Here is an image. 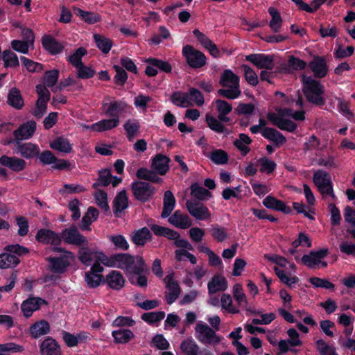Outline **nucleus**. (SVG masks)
Returning a JSON list of instances; mask_svg holds the SVG:
<instances>
[{"instance_id":"nucleus-7","label":"nucleus","mask_w":355,"mask_h":355,"mask_svg":"<svg viewBox=\"0 0 355 355\" xmlns=\"http://www.w3.org/2000/svg\"><path fill=\"white\" fill-rule=\"evenodd\" d=\"M200 185L198 183H194L191 186L189 196H187V207L189 213L196 217L200 218Z\"/></svg>"},{"instance_id":"nucleus-60","label":"nucleus","mask_w":355,"mask_h":355,"mask_svg":"<svg viewBox=\"0 0 355 355\" xmlns=\"http://www.w3.org/2000/svg\"><path fill=\"white\" fill-rule=\"evenodd\" d=\"M109 239L114 245L116 248L122 250L128 249V243L123 236L121 234L111 235L109 236Z\"/></svg>"},{"instance_id":"nucleus-19","label":"nucleus","mask_w":355,"mask_h":355,"mask_svg":"<svg viewBox=\"0 0 355 355\" xmlns=\"http://www.w3.org/2000/svg\"><path fill=\"white\" fill-rule=\"evenodd\" d=\"M0 164L17 173L22 171L26 166V162L23 159L7 155L0 157Z\"/></svg>"},{"instance_id":"nucleus-43","label":"nucleus","mask_w":355,"mask_h":355,"mask_svg":"<svg viewBox=\"0 0 355 355\" xmlns=\"http://www.w3.org/2000/svg\"><path fill=\"white\" fill-rule=\"evenodd\" d=\"M268 12L272 17L269 26L275 33H277L282 28L283 22L282 18L279 11L273 7L269 8Z\"/></svg>"},{"instance_id":"nucleus-53","label":"nucleus","mask_w":355,"mask_h":355,"mask_svg":"<svg viewBox=\"0 0 355 355\" xmlns=\"http://www.w3.org/2000/svg\"><path fill=\"white\" fill-rule=\"evenodd\" d=\"M206 122L210 129L217 132H225L228 134L229 132L225 128V125L218 119L214 116H207Z\"/></svg>"},{"instance_id":"nucleus-9","label":"nucleus","mask_w":355,"mask_h":355,"mask_svg":"<svg viewBox=\"0 0 355 355\" xmlns=\"http://www.w3.org/2000/svg\"><path fill=\"white\" fill-rule=\"evenodd\" d=\"M173 275V272H171L167 275L164 279L166 287V300L168 304L174 302L180 293V286L178 282L175 281Z\"/></svg>"},{"instance_id":"nucleus-50","label":"nucleus","mask_w":355,"mask_h":355,"mask_svg":"<svg viewBox=\"0 0 355 355\" xmlns=\"http://www.w3.org/2000/svg\"><path fill=\"white\" fill-rule=\"evenodd\" d=\"M151 230L155 234L166 236L169 239L174 240V241L180 235L177 232L174 230L157 225H152Z\"/></svg>"},{"instance_id":"nucleus-25","label":"nucleus","mask_w":355,"mask_h":355,"mask_svg":"<svg viewBox=\"0 0 355 355\" xmlns=\"http://www.w3.org/2000/svg\"><path fill=\"white\" fill-rule=\"evenodd\" d=\"M169 158L158 154L152 159L151 167L159 175H164L169 169Z\"/></svg>"},{"instance_id":"nucleus-28","label":"nucleus","mask_w":355,"mask_h":355,"mask_svg":"<svg viewBox=\"0 0 355 355\" xmlns=\"http://www.w3.org/2000/svg\"><path fill=\"white\" fill-rule=\"evenodd\" d=\"M220 341V338L216 335V331L207 324H201V342L216 345Z\"/></svg>"},{"instance_id":"nucleus-14","label":"nucleus","mask_w":355,"mask_h":355,"mask_svg":"<svg viewBox=\"0 0 355 355\" xmlns=\"http://www.w3.org/2000/svg\"><path fill=\"white\" fill-rule=\"evenodd\" d=\"M41 355H62L58 343L51 337L46 338L40 345Z\"/></svg>"},{"instance_id":"nucleus-56","label":"nucleus","mask_w":355,"mask_h":355,"mask_svg":"<svg viewBox=\"0 0 355 355\" xmlns=\"http://www.w3.org/2000/svg\"><path fill=\"white\" fill-rule=\"evenodd\" d=\"M150 101L151 98L149 96L139 94L134 98V105L141 112H145Z\"/></svg>"},{"instance_id":"nucleus-23","label":"nucleus","mask_w":355,"mask_h":355,"mask_svg":"<svg viewBox=\"0 0 355 355\" xmlns=\"http://www.w3.org/2000/svg\"><path fill=\"white\" fill-rule=\"evenodd\" d=\"M328 254L327 249H322L317 252H311L309 254L304 255L302 258V263L309 268H313L321 262V259Z\"/></svg>"},{"instance_id":"nucleus-52","label":"nucleus","mask_w":355,"mask_h":355,"mask_svg":"<svg viewBox=\"0 0 355 355\" xmlns=\"http://www.w3.org/2000/svg\"><path fill=\"white\" fill-rule=\"evenodd\" d=\"M23 346L15 343L0 344V355H10V353H21L24 352Z\"/></svg>"},{"instance_id":"nucleus-37","label":"nucleus","mask_w":355,"mask_h":355,"mask_svg":"<svg viewBox=\"0 0 355 355\" xmlns=\"http://www.w3.org/2000/svg\"><path fill=\"white\" fill-rule=\"evenodd\" d=\"M175 205V199L170 191H166L164 198V208L162 212V217H168L173 210Z\"/></svg>"},{"instance_id":"nucleus-46","label":"nucleus","mask_w":355,"mask_h":355,"mask_svg":"<svg viewBox=\"0 0 355 355\" xmlns=\"http://www.w3.org/2000/svg\"><path fill=\"white\" fill-rule=\"evenodd\" d=\"M112 334L114 340L118 343H127L134 337L132 331L126 329L113 331Z\"/></svg>"},{"instance_id":"nucleus-51","label":"nucleus","mask_w":355,"mask_h":355,"mask_svg":"<svg viewBox=\"0 0 355 355\" xmlns=\"http://www.w3.org/2000/svg\"><path fill=\"white\" fill-rule=\"evenodd\" d=\"M128 202L126 192L121 191L114 200V212L115 214L121 213L128 207Z\"/></svg>"},{"instance_id":"nucleus-48","label":"nucleus","mask_w":355,"mask_h":355,"mask_svg":"<svg viewBox=\"0 0 355 355\" xmlns=\"http://www.w3.org/2000/svg\"><path fill=\"white\" fill-rule=\"evenodd\" d=\"M251 142L252 139L247 135L240 134L239 139H236L234 144L243 155H245L250 151V148L246 145L251 144Z\"/></svg>"},{"instance_id":"nucleus-64","label":"nucleus","mask_w":355,"mask_h":355,"mask_svg":"<svg viewBox=\"0 0 355 355\" xmlns=\"http://www.w3.org/2000/svg\"><path fill=\"white\" fill-rule=\"evenodd\" d=\"M316 344L318 349L322 355H337L334 348L329 346L324 340H318Z\"/></svg>"},{"instance_id":"nucleus-26","label":"nucleus","mask_w":355,"mask_h":355,"mask_svg":"<svg viewBox=\"0 0 355 355\" xmlns=\"http://www.w3.org/2000/svg\"><path fill=\"white\" fill-rule=\"evenodd\" d=\"M120 120L119 116L111 119H102L91 125V130L97 132H104L117 127Z\"/></svg>"},{"instance_id":"nucleus-57","label":"nucleus","mask_w":355,"mask_h":355,"mask_svg":"<svg viewBox=\"0 0 355 355\" xmlns=\"http://www.w3.org/2000/svg\"><path fill=\"white\" fill-rule=\"evenodd\" d=\"M11 46L15 51L24 54L28 53L29 48L33 49V44H31L30 42H26L25 40H12L11 42Z\"/></svg>"},{"instance_id":"nucleus-13","label":"nucleus","mask_w":355,"mask_h":355,"mask_svg":"<svg viewBox=\"0 0 355 355\" xmlns=\"http://www.w3.org/2000/svg\"><path fill=\"white\" fill-rule=\"evenodd\" d=\"M38 158L44 165L53 164V168L55 169H63L68 166V162L63 159H58L50 150H45L39 153Z\"/></svg>"},{"instance_id":"nucleus-5","label":"nucleus","mask_w":355,"mask_h":355,"mask_svg":"<svg viewBox=\"0 0 355 355\" xmlns=\"http://www.w3.org/2000/svg\"><path fill=\"white\" fill-rule=\"evenodd\" d=\"M313 181L324 198L327 196H330L334 199L336 198L332 182L327 172L322 170L316 171L313 174Z\"/></svg>"},{"instance_id":"nucleus-29","label":"nucleus","mask_w":355,"mask_h":355,"mask_svg":"<svg viewBox=\"0 0 355 355\" xmlns=\"http://www.w3.org/2000/svg\"><path fill=\"white\" fill-rule=\"evenodd\" d=\"M106 282L112 289L119 290L124 286L125 279L123 275L117 270H112L106 276Z\"/></svg>"},{"instance_id":"nucleus-21","label":"nucleus","mask_w":355,"mask_h":355,"mask_svg":"<svg viewBox=\"0 0 355 355\" xmlns=\"http://www.w3.org/2000/svg\"><path fill=\"white\" fill-rule=\"evenodd\" d=\"M50 324L45 320L34 322L29 327V334L33 338H39L50 332Z\"/></svg>"},{"instance_id":"nucleus-55","label":"nucleus","mask_w":355,"mask_h":355,"mask_svg":"<svg viewBox=\"0 0 355 355\" xmlns=\"http://www.w3.org/2000/svg\"><path fill=\"white\" fill-rule=\"evenodd\" d=\"M244 71V77L247 83L252 86H256L259 83L258 76L255 71L246 64L241 65Z\"/></svg>"},{"instance_id":"nucleus-10","label":"nucleus","mask_w":355,"mask_h":355,"mask_svg":"<svg viewBox=\"0 0 355 355\" xmlns=\"http://www.w3.org/2000/svg\"><path fill=\"white\" fill-rule=\"evenodd\" d=\"M90 266L91 270L85 274V281L89 286L94 288L98 286L102 280L100 273L103 271L104 268L100 261H93Z\"/></svg>"},{"instance_id":"nucleus-59","label":"nucleus","mask_w":355,"mask_h":355,"mask_svg":"<svg viewBox=\"0 0 355 355\" xmlns=\"http://www.w3.org/2000/svg\"><path fill=\"white\" fill-rule=\"evenodd\" d=\"M164 316L165 313L164 311H157L144 313L141 318L148 323L155 324L164 319Z\"/></svg>"},{"instance_id":"nucleus-49","label":"nucleus","mask_w":355,"mask_h":355,"mask_svg":"<svg viewBox=\"0 0 355 355\" xmlns=\"http://www.w3.org/2000/svg\"><path fill=\"white\" fill-rule=\"evenodd\" d=\"M137 176L139 179L151 181L153 182H160L162 179L157 175L154 170L141 168L137 171Z\"/></svg>"},{"instance_id":"nucleus-42","label":"nucleus","mask_w":355,"mask_h":355,"mask_svg":"<svg viewBox=\"0 0 355 355\" xmlns=\"http://www.w3.org/2000/svg\"><path fill=\"white\" fill-rule=\"evenodd\" d=\"M94 40L95 41V43L97 46V47L103 53H107L113 44L110 39L108 37H106L104 35H100V34H94Z\"/></svg>"},{"instance_id":"nucleus-61","label":"nucleus","mask_w":355,"mask_h":355,"mask_svg":"<svg viewBox=\"0 0 355 355\" xmlns=\"http://www.w3.org/2000/svg\"><path fill=\"white\" fill-rule=\"evenodd\" d=\"M87 53V51L84 48L78 49L71 56L69 57V62L74 66L76 68L83 64L82 58Z\"/></svg>"},{"instance_id":"nucleus-40","label":"nucleus","mask_w":355,"mask_h":355,"mask_svg":"<svg viewBox=\"0 0 355 355\" xmlns=\"http://www.w3.org/2000/svg\"><path fill=\"white\" fill-rule=\"evenodd\" d=\"M74 13L79 16L85 22L93 24L100 21L101 16L95 12L84 11L78 8L73 9Z\"/></svg>"},{"instance_id":"nucleus-62","label":"nucleus","mask_w":355,"mask_h":355,"mask_svg":"<svg viewBox=\"0 0 355 355\" xmlns=\"http://www.w3.org/2000/svg\"><path fill=\"white\" fill-rule=\"evenodd\" d=\"M221 306L230 313H239V309L233 306L232 300L229 294H223L220 299Z\"/></svg>"},{"instance_id":"nucleus-11","label":"nucleus","mask_w":355,"mask_h":355,"mask_svg":"<svg viewBox=\"0 0 355 355\" xmlns=\"http://www.w3.org/2000/svg\"><path fill=\"white\" fill-rule=\"evenodd\" d=\"M135 198L141 201L148 200L154 193V188L148 183L135 182L132 184Z\"/></svg>"},{"instance_id":"nucleus-6","label":"nucleus","mask_w":355,"mask_h":355,"mask_svg":"<svg viewBox=\"0 0 355 355\" xmlns=\"http://www.w3.org/2000/svg\"><path fill=\"white\" fill-rule=\"evenodd\" d=\"M200 92L195 89H191L189 93L182 92H174L171 97L173 103L177 106L187 107L194 104L200 105Z\"/></svg>"},{"instance_id":"nucleus-4","label":"nucleus","mask_w":355,"mask_h":355,"mask_svg":"<svg viewBox=\"0 0 355 355\" xmlns=\"http://www.w3.org/2000/svg\"><path fill=\"white\" fill-rule=\"evenodd\" d=\"M52 250L54 252H61V257L58 258L49 257L48 261L50 263L51 270L55 273H62L65 271L67 266L72 262L75 256L69 251H65L58 247H53Z\"/></svg>"},{"instance_id":"nucleus-18","label":"nucleus","mask_w":355,"mask_h":355,"mask_svg":"<svg viewBox=\"0 0 355 355\" xmlns=\"http://www.w3.org/2000/svg\"><path fill=\"white\" fill-rule=\"evenodd\" d=\"M182 55L187 64L191 68L200 67V51L191 45L187 44L182 48Z\"/></svg>"},{"instance_id":"nucleus-20","label":"nucleus","mask_w":355,"mask_h":355,"mask_svg":"<svg viewBox=\"0 0 355 355\" xmlns=\"http://www.w3.org/2000/svg\"><path fill=\"white\" fill-rule=\"evenodd\" d=\"M43 303H44V300L39 297H29L24 300L21 305L24 315L26 318L31 317L33 313L38 310Z\"/></svg>"},{"instance_id":"nucleus-15","label":"nucleus","mask_w":355,"mask_h":355,"mask_svg":"<svg viewBox=\"0 0 355 355\" xmlns=\"http://www.w3.org/2000/svg\"><path fill=\"white\" fill-rule=\"evenodd\" d=\"M309 67L315 78H324L328 72V67L324 57L315 56L309 63Z\"/></svg>"},{"instance_id":"nucleus-3","label":"nucleus","mask_w":355,"mask_h":355,"mask_svg":"<svg viewBox=\"0 0 355 355\" xmlns=\"http://www.w3.org/2000/svg\"><path fill=\"white\" fill-rule=\"evenodd\" d=\"M302 92L306 100L315 105H323L325 103V99L322 97L324 93V86L319 81L306 75L302 76Z\"/></svg>"},{"instance_id":"nucleus-24","label":"nucleus","mask_w":355,"mask_h":355,"mask_svg":"<svg viewBox=\"0 0 355 355\" xmlns=\"http://www.w3.org/2000/svg\"><path fill=\"white\" fill-rule=\"evenodd\" d=\"M36 130V123L33 121H28L21 125L14 132L17 139H28L31 137Z\"/></svg>"},{"instance_id":"nucleus-38","label":"nucleus","mask_w":355,"mask_h":355,"mask_svg":"<svg viewBox=\"0 0 355 355\" xmlns=\"http://www.w3.org/2000/svg\"><path fill=\"white\" fill-rule=\"evenodd\" d=\"M123 127L128 140L132 141L139 133L140 128L139 121L136 119H129L124 123Z\"/></svg>"},{"instance_id":"nucleus-54","label":"nucleus","mask_w":355,"mask_h":355,"mask_svg":"<svg viewBox=\"0 0 355 355\" xmlns=\"http://www.w3.org/2000/svg\"><path fill=\"white\" fill-rule=\"evenodd\" d=\"M2 59L6 67H15L19 64L17 55L10 50L3 52Z\"/></svg>"},{"instance_id":"nucleus-63","label":"nucleus","mask_w":355,"mask_h":355,"mask_svg":"<svg viewBox=\"0 0 355 355\" xmlns=\"http://www.w3.org/2000/svg\"><path fill=\"white\" fill-rule=\"evenodd\" d=\"M59 77V71L56 69L46 71L44 76V83L46 87H51L55 85Z\"/></svg>"},{"instance_id":"nucleus-12","label":"nucleus","mask_w":355,"mask_h":355,"mask_svg":"<svg viewBox=\"0 0 355 355\" xmlns=\"http://www.w3.org/2000/svg\"><path fill=\"white\" fill-rule=\"evenodd\" d=\"M246 60L259 69H272L274 67V56L263 54H250L245 56Z\"/></svg>"},{"instance_id":"nucleus-58","label":"nucleus","mask_w":355,"mask_h":355,"mask_svg":"<svg viewBox=\"0 0 355 355\" xmlns=\"http://www.w3.org/2000/svg\"><path fill=\"white\" fill-rule=\"evenodd\" d=\"M209 157L216 164H225L228 162V155L223 150H214Z\"/></svg>"},{"instance_id":"nucleus-45","label":"nucleus","mask_w":355,"mask_h":355,"mask_svg":"<svg viewBox=\"0 0 355 355\" xmlns=\"http://www.w3.org/2000/svg\"><path fill=\"white\" fill-rule=\"evenodd\" d=\"M150 239V232L146 227L135 232L132 236V241L137 245H142Z\"/></svg>"},{"instance_id":"nucleus-47","label":"nucleus","mask_w":355,"mask_h":355,"mask_svg":"<svg viewBox=\"0 0 355 355\" xmlns=\"http://www.w3.org/2000/svg\"><path fill=\"white\" fill-rule=\"evenodd\" d=\"M201 45H202L214 58L220 57V53L217 46L202 33H201Z\"/></svg>"},{"instance_id":"nucleus-30","label":"nucleus","mask_w":355,"mask_h":355,"mask_svg":"<svg viewBox=\"0 0 355 355\" xmlns=\"http://www.w3.org/2000/svg\"><path fill=\"white\" fill-rule=\"evenodd\" d=\"M168 222L179 228L186 229L191 225V221L188 216L176 211L169 218Z\"/></svg>"},{"instance_id":"nucleus-27","label":"nucleus","mask_w":355,"mask_h":355,"mask_svg":"<svg viewBox=\"0 0 355 355\" xmlns=\"http://www.w3.org/2000/svg\"><path fill=\"white\" fill-rule=\"evenodd\" d=\"M263 204L268 209L280 211L284 214H289L291 212V209L286 206L283 201L277 200L271 196H267L263 200Z\"/></svg>"},{"instance_id":"nucleus-17","label":"nucleus","mask_w":355,"mask_h":355,"mask_svg":"<svg viewBox=\"0 0 355 355\" xmlns=\"http://www.w3.org/2000/svg\"><path fill=\"white\" fill-rule=\"evenodd\" d=\"M62 238L65 242L76 245L87 243V239L81 235L74 227L64 230L62 232Z\"/></svg>"},{"instance_id":"nucleus-8","label":"nucleus","mask_w":355,"mask_h":355,"mask_svg":"<svg viewBox=\"0 0 355 355\" xmlns=\"http://www.w3.org/2000/svg\"><path fill=\"white\" fill-rule=\"evenodd\" d=\"M128 105L123 101H116L110 98H105L102 103L103 112L110 116L114 118L119 116V114L126 112Z\"/></svg>"},{"instance_id":"nucleus-36","label":"nucleus","mask_w":355,"mask_h":355,"mask_svg":"<svg viewBox=\"0 0 355 355\" xmlns=\"http://www.w3.org/2000/svg\"><path fill=\"white\" fill-rule=\"evenodd\" d=\"M8 103L12 107L20 110L24 106V100L19 89L14 87L8 94Z\"/></svg>"},{"instance_id":"nucleus-33","label":"nucleus","mask_w":355,"mask_h":355,"mask_svg":"<svg viewBox=\"0 0 355 355\" xmlns=\"http://www.w3.org/2000/svg\"><path fill=\"white\" fill-rule=\"evenodd\" d=\"M17 152L23 157L29 159L37 156L40 153V148L35 144L26 143L18 146Z\"/></svg>"},{"instance_id":"nucleus-16","label":"nucleus","mask_w":355,"mask_h":355,"mask_svg":"<svg viewBox=\"0 0 355 355\" xmlns=\"http://www.w3.org/2000/svg\"><path fill=\"white\" fill-rule=\"evenodd\" d=\"M35 238L39 242L51 244L55 245V247H57L61 243V236L59 234L46 229L40 230Z\"/></svg>"},{"instance_id":"nucleus-44","label":"nucleus","mask_w":355,"mask_h":355,"mask_svg":"<svg viewBox=\"0 0 355 355\" xmlns=\"http://www.w3.org/2000/svg\"><path fill=\"white\" fill-rule=\"evenodd\" d=\"M180 349L184 355H198V346L191 338L182 341Z\"/></svg>"},{"instance_id":"nucleus-34","label":"nucleus","mask_w":355,"mask_h":355,"mask_svg":"<svg viewBox=\"0 0 355 355\" xmlns=\"http://www.w3.org/2000/svg\"><path fill=\"white\" fill-rule=\"evenodd\" d=\"M261 135L265 138L273 141L275 144H283L286 142V137L279 131L272 128H264L261 130Z\"/></svg>"},{"instance_id":"nucleus-41","label":"nucleus","mask_w":355,"mask_h":355,"mask_svg":"<svg viewBox=\"0 0 355 355\" xmlns=\"http://www.w3.org/2000/svg\"><path fill=\"white\" fill-rule=\"evenodd\" d=\"M19 263V260L15 254L10 253H2L0 254V268H13Z\"/></svg>"},{"instance_id":"nucleus-31","label":"nucleus","mask_w":355,"mask_h":355,"mask_svg":"<svg viewBox=\"0 0 355 355\" xmlns=\"http://www.w3.org/2000/svg\"><path fill=\"white\" fill-rule=\"evenodd\" d=\"M50 147L63 153H69L72 150V145L69 140L62 137H58L51 141Z\"/></svg>"},{"instance_id":"nucleus-35","label":"nucleus","mask_w":355,"mask_h":355,"mask_svg":"<svg viewBox=\"0 0 355 355\" xmlns=\"http://www.w3.org/2000/svg\"><path fill=\"white\" fill-rule=\"evenodd\" d=\"M43 47L51 54H57L61 52L63 46L56 40L49 35H46L42 38Z\"/></svg>"},{"instance_id":"nucleus-2","label":"nucleus","mask_w":355,"mask_h":355,"mask_svg":"<svg viewBox=\"0 0 355 355\" xmlns=\"http://www.w3.org/2000/svg\"><path fill=\"white\" fill-rule=\"evenodd\" d=\"M219 84L223 87L228 88L218 90V95L223 97L227 99H235L241 94L239 88V77L230 69H225L222 72Z\"/></svg>"},{"instance_id":"nucleus-1","label":"nucleus","mask_w":355,"mask_h":355,"mask_svg":"<svg viewBox=\"0 0 355 355\" xmlns=\"http://www.w3.org/2000/svg\"><path fill=\"white\" fill-rule=\"evenodd\" d=\"M80 261L86 266H90L93 261H100L108 268H116L128 273L139 275L147 270L144 259L140 256H132L127 253H115L107 255L103 251H94L86 248L79 250Z\"/></svg>"},{"instance_id":"nucleus-39","label":"nucleus","mask_w":355,"mask_h":355,"mask_svg":"<svg viewBox=\"0 0 355 355\" xmlns=\"http://www.w3.org/2000/svg\"><path fill=\"white\" fill-rule=\"evenodd\" d=\"M98 211L96 208L90 207L82 218L81 229L83 230H89L90 225L98 218Z\"/></svg>"},{"instance_id":"nucleus-32","label":"nucleus","mask_w":355,"mask_h":355,"mask_svg":"<svg viewBox=\"0 0 355 355\" xmlns=\"http://www.w3.org/2000/svg\"><path fill=\"white\" fill-rule=\"evenodd\" d=\"M227 288L225 278L221 275H215L208 284V290L210 293L224 291Z\"/></svg>"},{"instance_id":"nucleus-22","label":"nucleus","mask_w":355,"mask_h":355,"mask_svg":"<svg viewBox=\"0 0 355 355\" xmlns=\"http://www.w3.org/2000/svg\"><path fill=\"white\" fill-rule=\"evenodd\" d=\"M306 66V63L294 55H291L288 58V63L286 64H282L279 69V72L284 73H289L292 71L304 69Z\"/></svg>"}]
</instances>
